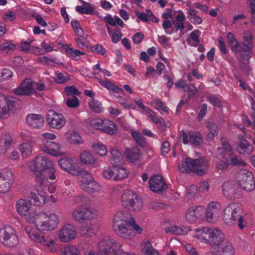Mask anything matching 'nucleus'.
I'll use <instances>...</instances> for the list:
<instances>
[{
	"label": "nucleus",
	"instance_id": "43",
	"mask_svg": "<svg viewBox=\"0 0 255 255\" xmlns=\"http://www.w3.org/2000/svg\"><path fill=\"white\" fill-rule=\"evenodd\" d=\"M18 148L23 158H27L31 155L32 150L30 144L27 142H22L20 144Z\"/></svg>",
	"mask_w": 255,
	"mask_h": 255
},
{
	"label": "nucleus",
	"instance_id": "17",
	"mask_svg": "<svg viewBox=\"0 0 255 255\" xmlns=\"http://www.w3.org/2000/svg\"><path fill=\"white\" fill-rule=\"evenodd\" d=\"M180 134L184 144H187L190 142L194 145L198 146L203 141L202 136L197 131L191 130L187 133L182 130L180 131Z\"/></svg>",
	"mask_w": 255,
	"mask_h": 255
},
{
	"label": "nucleus",
	"instance_id": "29",
	"mask_svg": "<svg viewBox=\"0 0 255 255\" xmlns=\"http://www.w3.org/2000/svg\"><path fill=\"white\" fill-rule=\"evenodd\" d=\"M4 101L6 106L11 111L15 110L21 105V101L18 99L13 96L0 95V101Z\"/></svg>",
	"mask_w": 255,
	"mask_h": 255
},
{
	"label": "nucleus",
	"instance_id": "42",
	"mask_svg": "<svg viewBox=\"0 0 255 255\" xmlns=\"http://www.w3.org/2000/svg\"><path fill=\"white\" fill-rule=\"evenodd\" d=\"M67 138L72 144L82 143V138L80 134L74 131H70L66 134Z\"/></svg>",
	"mask_w": 255,
	"mask_h": 255
},
{
	"label": "nucleus",
	"instance_id": "32",
	"mask_svg": "<svg viewBox=\"0 0 255 255\" xmlns=\"http://www.w3.org/2000/svg\"><path fill=\"white\" fill-rule=\"evenodd\" d=\"M190 230V228L188 226L176 225H171L165 229V232L168 234L176 235H186Z\"/></svg>",
	"mask_w": 255,
	"mask_h": 255
},
{
	"label": "nucleus",
	"instance_id": "44",
	"mask_svg": "<svg viewBox=\"0 0 255 255\" xmlns=\"http://www.w3.org/2000/svg\"><path fill=\"white\" fill-rule=\"evenodd\" d=\"M61 255H81V253L76 246L69 245L62 249Z\"/></svg>",
	"mask_w": 255,
	"mask_h": 255
},
{
	"label": "nucleus",
	"instance_id": "61",
	"mask_svg": "<svg viewBox=\"0 0 255 255\" xmlns=\"http://www.w3.org/2000/svg\"><path fill=\"white\" fill-rule=\"evenodd\" d=\"M146 113L148 115V117L151 120L156 124L161 125L164 122L162 118L156 117L155 113L150 109L148 110Z\"/></svg>",
	"mask_w": 255,
	"mask_h": 255
},
{
	"label": "nucleus",
	"instance_id": "40",
	"mask_svg": "<svg viewBox=\"0 0 255 255\" xmlns=\"http://www.w3.org/2000/svg\"><path fill=\"white\" fill-rule=\"evenodd\" d=\"M14 230L10 226L6 227L0 231V241H7L12 235H15Z\"/></svg>",
	"mask_w": 255,
	"mask_h": 255
},
{
	"label": "nucleus",
	"instance_id": "48",
	"mask_svg": "<svg viewBox=\"0 0 255 255\" xmlns=\"http://www.w3.org/2000/svg\"><path fill=\"white\" fill-rule=\"evenodd\" d=\"M66 52L69 57L76 61L80 60V56L85 54L84 52L71 47L68 48L66 50Z\"/></svg>",
	"mask_w": 255,
	"mask_h": 255
},
{
	"label": "nucleus",
	"instance_id": "49",
	"mask_svg": "<svg viewBox=\"0 0 255 255\" xmlns=\"http://www.w3.org/2000/svg\"><path fill=\"white\" fill-rule=\"evenodd\" d=\"M12 141L11 137H8L5 139H0V154L4 153L11 145Z\"/></svg>",
	"mask_w": 255,
	"mask_h": 255
},
{
	"label": "nucleus",
	"instance_id": "27",
	"mask_svg": "<svg viewBox=\"0 0 255 255\" xmlns=\"http://www.w3.org/2000/svg\"><path fill=\"white\" fill-rule=\"evenodd\" d=\"M29 198L35 205L41 206L44 204L46 199L44 189L34 188L31 191Z\"/></svg>",
	"mask_w": 255,
	"mask_h": 255
},
{
	"label": "nucleus",
	"instance_id": "62",
	"mask_svg": "<svg viewBox=\"0 0 255 255\" xmlns=\"http://www.w3.org/2000/svg\"><path fill=\"white\" fill-rule=\"evenodd\" d=\"M70 79L69 76L67 74H63L61 72L55 73V82L58 84H63Z\"/></svg>",
	"mask_w": 255,
	"mask_h": 255
},
{
	"label": "nucleus",
	"instance_id": "20",
	"mask_svg": "<svg viewBox=\"0 0 255 255\" xmlns=\"http://www.w3.org/2000/svg\"><path fill=\"white\" fill-rule=\"evenodd\" d=\"M125 155L128 161L138 166L141 164L142 154L137 146L126 148Z\"/></svg>",
	"mask_w": 255,
	"mask_h": 255
},
{
	"label": "nucleus",
	"instance_id": "58",
	"mask_svg": "<svg viewBox=\"0 0 255 255\" xmlns=\"http://www.w3.org/2000/svg\"><path fill=\"white\" fill-rule=\"evenodd\" d=\"M105 119L95 118L90 121V125L94 128L98 129L102 131Z\"/></svg>",
	"mask_w": 255,
	"mask_h": 255
},
{
	"label": "nucleus",
	"instance_id": "8",
	"mask_svg": "<svg viewBox=\"0 0 255 255\" xmlns=\"http://www.w3.org/2000/svg\"><path fill=\"white\" fill-rule=\"evenodd\" d=\"M78 177L80 186L85 192L93 193L100 190L99 184L94 180L92 175L85 169L80 171Z\"/></svg>",
	"mask_w": 255,
	"mask_h": 255
},
{
	"label": "nucleus",
	"instance_id": "3",
	"mask_svg": "<svg viewBox=\"0 0 255 255\" xmlns=\"http://www.w3.org/2000/svg\"><path fill=\"white\" fill-rule=\"evenodd\" d=\"M223 220L229 226L237 225L240 230L244 229L248 223L241 206L236 203H230L224 209Z\"/></svg>",
	"mask_w": 255,
	"mask_h": 255
},
{
	"label": "nucleus",
	"instance_id": "64",
	"mask_svg": "<svg viewBox=\"0 0 255 255\" xmlns=\"http://www.w3.org/2000/svg\"><path fill=\"white\" fill-rule=\"evenodd\" d=\"M81 235L86 237H91L93 236L96 231L92 228L89 227H83L81 229Z\"/></svg>",
	"mask_w": 255,
	"mask_h": 255
},
{
	"label": "nucleus",
	"instance_id": "41",
	"mask_svg": "<svg viewBox=\"0 0 255 255\" xmlns=\"http://www.w3.org/2000/svg\"><path fill=\"white\" fill-rule=\"evenodd\" d=\"M116 170H115V176H114V180H119L126 178L128 175V169L126 168L116 165Z\"/></svg>",
	"mask_w": 255,
	"mask_h": 255
},
{
	"label": "nucleus",
	"instance_id": "52",
	"mask_svg": "<svg viewBox=\"0 0 255 255\" xmlns=\"http://www.w3.org/2000/svg\"><path fill=\"white\" fill-rule=\"evenodd\" d=\"M90 108L94 112L100 113L103 111L102 104L98 100L91 99L89 102Z\"/></svg>",
	"mask_w": 255,
	"mask_h": 255
},
{
	"label": "nucleus",
	"instance_id": "30",
	"mask_svg": "<svg viewBox=\"0 0 255 255\" xmlns=\"http://www.w3.org/2000/svg\"><path fill=\"white\" fill-rule=\"evenodd\" d=\"M141 253L142 255H160L158 252L155 249L148 240H144L140 246Z\"/></svg>",
	"mask_w": 255,
	"mask_h": 255
},
{
	"label": "nucleus",
	"instance_id": "16",
	"mask_svg": "<svg viewBox=\"0 0 255 255\" xmlns=\"http://www.w3.org/2000/svg\"><path fill=\"white\" fill-rule=\"evenodd\" d=\"M95 215V210H92L89 207H78L72 213L73 219L79 222L93 219Z\"/></svg>",
	"mask_w": 255,
	"mask_h": 255
},
{
	"label": "nucleus",
	"instance_id": "2",
	"mask_svg": "<svg viewBox=\"0 0 255 255\" xmlns=\"http://www.w3.org/2000/svg\"><path fill=\"white\" fill-rule=\"evenodd\" d=\"M29 167L36 176V182L40 185L46 184L47 180H54L56 178V172L53 162L44 154L36 156L30 163Z\"/></svg>",
	"mask_w": 255,
	"mask_h": 255
},
{
	"label": "nucleus",
	"instance_id": "55",
	"mask_svg": "<svg viewBox=\"0 0 255 255\" xmlns=\"http://www.w3.org/2000/svg\"><path fill=\"white\" fill-rule=\"evenodd\" d=\"M115 170H116L115 165L110 167L102 171V175L106 179H113L114 180V176H116Z\"/></svg>",
	"mask_w": 255,
	"mask_h": 255
},
{
	"label": "nucleus",
	"instance_id": "33",
	"mask_svg": "<svg viewBox=\"0 0 255 255\" xmlns=\"http://www.w3.org/2000/svg\"><path fill=\"white\" fill-rule=\"evenodd\" d=\"M81 162L86 164H92L95 163L96 158L89 150H84L80 155Z\"/></svg>",
	"mask_w": 255,
	"mask_h": 255
},
{
	"label": "nucleus",
	"instance_id": "38",
	"mask_svg": "<svg viewBox=\"0 0 255 255\" xmlns=\"http://www.w3.org/2000/svg\"><path fill=\"white\" fill-rule=\"evenodd\" d=\"M179 14L175 16L176 21H173L176 30L182 31L184 29V21L186 17L184 13L181 10L178 11Z\"/></svg>",
	"mask_w": 255,
	"mask_h": 255
},
{
	"label": "nucleus",
	"instance_id": "51",
	"mask_svg": "<svg viewBox=\"0 0 255 255\" xmlns=\"http://www.w3.org/2000/svg\"><path fill=\"white\" fill-rule=\"evenodd\" d=\"M15 48V45L11 41H6L0 44V52L2 54H7Z\"/></svg>",
	"mask_w": 255,
	"mask_h": 255
},
{
	"label": "nucleus",
	"instance_id": "26",
	"mask_svg": "<svg viewBox=\"0 0 255 255\" xmlns=\"http://www.w3.org/2000/svg\"><path fill=\"white\" fill-rule=\"evenodd\" d=\"M40 149L45 153L53 156L60 155V145L54 141H42L40 145Z\"/></svg>",
	"mask_w": 255,
	"mask_h": 255
},
{
	"label": "nucleus",
	"instance_id": "45",
	"mask_svg": "<svg viewBox=\"0 0 255 255\" xmlns=\"http://www.w3.org/2000/svg\"><path fill=\"white\" fill-rule=\"evenodd\" d=\"M130 134L133 138L134 139L135 141L139 146L141 147H144L146 145V142L145 141V138L140 134L139 132L132 129L130 130Z\"/></svg>",
	"mask_w": 255,
	"mask_h": 255
},
{
	"label": "nucleus",
	"instance_id": "63",
	"mask_svg": "<svg viewBox=\"0 0 255 255\" xmlns=\"http://www.w3.org/2000/svg\"><path fill=\"white\" fill-rule=\"evenodd\" d=\"M185 218L188 222L190 223H194L197 221L193 208H190L187 210L185 214Z\"/></svg>",
	"mask_w": 255,
	"mask_h": 255
},
{
	"label": "nucleus",
	"instance_id": "5",
	"mask_svg": "<svg viewBox=\"0 0 255 255\" xmlns=\"http://www.w3.org/2000/svg\"><path fill=\"white\" fill-rule=\"evenodd\" d=\"M195 237L200 240L209 244L214 248L220 244L224 240V235L219 229L203 227L195 229Z\"/></svg>",
	"mask_w": 255,
	"mask_h": 255
},
{
	"label": "nucleus",
	"instance_id": "60",
	"mask_svg": "<svg viewBox=\"0 0 255 255\" xmlns=\"http://www.w3.org/2000/svg\"><path fill=\"white\" fill-rule=\"evenodd\" d=\"M66 105L69 108L74 109L79 107L80 101L77 97L73 96L66 100Z\"/></svg>",
	"mask_w": 255,
	"mask_h": 255
},
{
	"label": "nucleus",
	"instance_id": "21",
	"mask_svg": "<svg viewBox=\"0 0 255 255\" xmlns=\"http://www.w3.org/2000/svg\"><path fill=\"white\" fill-rule=\"evenodd\" d=\"M59 166L63 170L68 171L70 173L79 176V173L81 170L84 169H77L75 166L74 160L72 158L63 157L58 161Z\"/></svg>",
	"mask_w": 255,
	"mask_h": 255
},
{
	"label": "nucleus",
	"instance_id": "12",
	"mask_svg": "<svg viewBox=\"0 0 255 255\" xmlns=\"http://www.w3.org/2000/svg\"><path fill=\"white\" fill-rule=\"evenodd\" d=\"M31 223H33L35 224L37 230L44 233L54 230L47 219V216L45 213L37 212L33 217V220L31 221Z\"/></svg>",
	"mask_w": 255,
	"mask_h": 255
},
{
	"label": "nucleus",
	"instance_id": "46",
	"mask_svg": "<svg viewBox=\"0 0 255 255\" xmlns=\"http://www.w3.org/2000/svg\"><path fill=\"white\" fill-rule=\"evenodd\" d=\"M206 128L208 129L209 133L207 138L209 139H213L218 134V127L213 122H208L206 125Z\"/></svg>",
	"mask_w": 255,
	"mask_h": 255
},
{
	"label": "nucleus",
	"instance_id": "13",
	"mask_svg": "<svg viewBox=\"0 0 255 255\" xmlns=\"http://www.w3.org/2000/svg\"><path fill=\"white\" fill-rule=\"evenodd\" d=\"M119 247V243L114 239H104L100 241L97 249L99 253L104 255H112L116 249Z\"/></svg>",
	"mask_w": 255,
	"mask_h": 255
},
{
	"label": "nucleus",
	"instance_id": "23",
	"mask_svg": "<svg viewBox=\"0 0 255 255\" xmlns=\"http://www.w3.org/2000/svg\"><path fill=\"white\" fill-rule=\"evenodd\" d=\"M35 92L33 83L29 81H23L19 86L13 90V93L17 96H30Z\"/></svg>",
	"mask_w": 255,
	"mask_h": 255
},
{
	"label": "nucleus",
	"instance_id": "4",
	"mask_svg": "<svg viewBox=\"0 0 255 255\" xmlns=\"http://www.w3.org/2000/svg\"><path fill=\"white\" fill-rule=\"evenodd\" d=\"M254 39V37L251 31H246L243 33V42L240 43L241 47L239 51L240 54L239 62L240 67L247 71L249 69V63L253 55Z\"/></svg>",
	"mask_w": 255,
	"mask_h": 255
},
{
	"label": "nucleus",
	"instance_id": "10",
	"mask_svg": "<svg viewBox=\"0 0 255 255\" xmlns=\"http://www.w3.org/2000/svg\"><path fill=\"white\" fill-rule=\"evenodd\" d=\"M238 185L244 190L250 192L255 188V181L253 173L247 170H240L236 175Z\"/></svg>",
	"mask_w": 255,
	"mask_h": 255
},
{
	"label": "nucleus",
	"instance_id": "7",
	"mask_svg": "<svg viewBox=\"0 0 255 255\" xmlns=\"http://www.w3.org/2000/svg\"><path fill=\"white\" fill-rule=\"evenodd\" d=\"M121 202L122 205L131 211L138 212L143 207V202L140 197L130 190L125 191Z\"/></svg>",
	"mask_w": 255,
	"mask_h": 255
},
{
	"label": "nucleus",
	"instance_id": "56",
	"mask_svg": "<svg viewBox=\"0 0 255 255\" xmlns=\"http://www.w3.org/2000/svg\"><path fill=\"white\" fill-rule=\"evenodd\" d=\"M222 145L223 148L220 149L219 148L218 150L220 151L221 150V153L224 154L225 155H228L229 156L232 155L233 154V149L231 146L227 141H222Z\"/></svg>",
	"mask_w": 255,
	"mask_h": 255
},
{
	"label": "nucleus",
	"instance_id": "53",
	"mask_svg": "<svg viewBox=\"0 0 255 255\" xmlns=\"http://www.w3.org/2000/svg\"><path fill=\"white\" fill-rule=\"evenodd\" d=\"M230 163L233 166H246L247 164L245 161L242 160V158L238 155H234L233 154L232 155L230 156Z\"/></svg>",
	"mask_w": 255,
	"mask_h": 255
},
{
	"label": "nucleus",
	"instance_id": "37",
	"mask_svg": "<svg viewBox=\"0 0 255 255\" xmlns=\"http://www.w3.org/2000/svg\"><path fill=\"white\" fill-rule=\"evenodd\" d=\"M198 12V10L194 8L187 9V17L194 24H200L203 21L202 18L197 14Z\"/></svg>",
	"mask_w": 255,
	"mask_h": 255
},
{
	"label": "nucleus",
	"instance_id": "54",
	"mask_svg": "<svg viewBox=\"0 0 255 255\" xmlns=\"http://www.w3.org/2000/svg\"><path fill=\"white\" fill-rule=\"evenodd\" d=\"M93 147L97 153L101 156H104L107 153L106 146L101 143L96 142L93 144Z\"/></svg>",
	"mask_w": 255,
	"mask_h": 255
},
{
	"label": "nucleus",
	"instance_id": "47",
	"mask_svg": "<svg viewBox=\"0 0 255 255\" xmlns=\"http://www.w3.org/2000/svg\"><path fill=\"white\" fill-rule=\"evenodd\" d=\"M73 202L78 207H88L89 200L87 197L82 195L75 197L73 199Z\"/></svg>",
	"mask_w": 255,
	"mask_h": 255
},
{
	"label": "nucleus",
	"instance_id": "25",
	"mask_svg": "<svg viewBox=\"0 0 255 255\" xmlns=\"http://www.w3.org/2000/svg\"><path fill=\"white\" fill-rule=\"evenodd\" d=\"M212 255H235V249L232 244L229 242H222L219 245L214 248L211 251Z\"/></svg>",
	"mask_w": 255,
	"mask_h": 255
},
{
	"label": "nucleus",
	"instance_id": "9",
	"mask_svg": "<svg viewBox=\"0 0 255 255\" xmlns=\"http://www.w3.org/2000/svg\"><path fill=\"white\" fill-rule=\"evenodd\" d=\"M15 209L17 213L29 223L33 220V217L37 213L32 207L30 201L23 199H20L16 202Z\"/></svg>",
	"mask_w": 255,
	"mask_h": 255
},
{
	"label": "nucleus",
	"instance_id": "11",
	"mask_svg": "<svg viewBox=\"0 0 255 255\" xmlns=\"http://www.w3.org/2000/svg\"><path fill=\"white\" fill-rule=\"evenodd\" d=\"M46 122L52 128L60 129L66 124L63 115L53 110H49L46 114Z\"/></svg>",
	"mask_w": 255,
	"mask_h": 255
},
{
	"label": "nucleus",
	"instance_id": "22",
	"mask_svg": "<svg viewBox=\"0 0 255 255\" xmlns=\"http://www.w3.org/2000/svg\"><path fill=\"white\" fill-rule=\"evenodd\" d=\"M221 210V206L218 202H210L205 210V220L208 222H212L214 217L219 215Z\"/></svg>",
	"mask_w": 255,
	"mask_h": 255
},
{
	"label": "nucleus",
	"instance_id": "24",
	"mask_svg": "<svg viewBox=\"0 0 255 255\" xmlns=\"http://www.w3.org/2000/svg\"><path fill=\"white\" fill-rule=\"evenodd\" d=\"M12 172L7 170L0 173V192H7L10 189L12 184Z\"/></svg>",
	"mask_w": 255,
	"mask_h": 255
},
{
	"label": "nucleus",
	"instance_id": "15",
	"mask_svg": "<svg viewBox=\"0 0 255 255\" xmlns=\"http://www.w3.org/2000/svg\"><path fill=\"white\" fill-rule=\"evenodd\" d=\"M27 233L32 241L46 246L48 252L53 253L56 251L54 247L55 242L53 240L48 239L44 236H41L38 232L33 230L27 231Z\"/></svg>",
	"mask_w": 255,
	"mask_h": 255
},
{
	"label": "nucleus",
	"instance_id": "59",
	"mask_svg": "<svg viewBox=\"0 0 255 255\" xmlns=\"http://www.w3.org/2000/svg\"><path fill=\"white\" fill-rule=\"evenodd\" d=\"M193 211L195 212L196 217L198 220H202L205 219V210L202 206H197L196 208H193Z\"/></svg>",
	"mask_w": 255,
	"mask_h": 255
},
{
	"label": "nucleus",
	"instance_id": "39",
	"mask_svg": "<svg viewBox=\"0 0 255 255\" xmlns=\"http://www.w3.org/2000/svg\"><path fill=\"white\" fill-rule=\"evenodd\" d=\"M110 161L111 163L118 164L122 163L124 161L122 153L118 149L112 148L110 151Z\"/></svg>",
	"mask_w": 255,
	"mask_h": 255
},
{
	"label": "nucleus",
	"instance_id": "19",
	"mask_svg": "<svg viewBox=\"0 0 255 255\" xmlns=\"http://www.w3.org/2000/svg\"><path fill=\"white\" fill-rule=\"evenodd\" d=\"M77 235L75 226L67 224L62 227L58 232L60 240L63 242H68L74 239Z\"/></svg>",
	"mask_w": 255,
	"mask_h": 255
},
{
	"label": "nucleus",
	"instance_id": "1",
	"mask_svg": "<svg viewBox=\"0 0 255 255\" xmlns=\"http://www.w3.org/2000/svg\"><path fill=\"white\" fill-rule=\"evenodd\" d=\"M113 229L116 235L127 239L135 236L133 230L139 234L143 231L128 211H119L115 214L113 219Z\"/></svg>",
	"mask_w": 255,
	"mask_h": 255
},
{
	"label": "nucleus",
	"instance_id": "31",
	"mask_svg": "<svg viewBox=\"0 0 255 255\" xmlns=\"http://www.w3.org/2000/svg\"><path fill=\"white\" fill-rule=\"evenodd\" d=\"M238 152L243 155H250L254 151L253 145L245 138L241 139L237 146Z\"/></svg>",
	"mask_w": 255,
	"mask_h": 255
},
{
	"label": "nucleus",
	"instance_id": "57",
	"mask_svg": "<svg viewBox=\"0 0 255 255\" xmlns=\"http://www.w3.org/2000/svg\"><path fill=\"white\" fill-rule=\"evenodd\" d=\"M64 93L65 95L67 96H77L80 95L81 92L75 87L73 86H67L65 87Z\"/></svg>",
	"mask_w": 255,
	"mask_h": 255
},
{
	"label": "nucleus",
	"instance_id": "36",
	"mask_svg": "<svg viewBox=\"0 0 255 255\" xmlns=\"http://www.w3.org/2000/svg\"><path fill=\"white\" fill-rule=\"evenodd\" d=\"M117 131V127L113 121L105 119L102 131L112 135Z\"/></svg>",
	"mask_w": 255,
	"mask_h": 255
},
{
	"label": "nucleus",
	"instance_id": "14",
	"mask_svg": "<svg viewBox=\"0 0 255 255\" xmlns=\"http://www.w3.org/2000/svg\"><path fill=\"white\" fill-rule=\"evenodd\" d=\"M27 233L32 241L46 246L48 252L53 253L56 251L54 247L55 242L53 240L48 239L44 236H41L38 232L33 230L27 231Z\"/></svg>",
	"mask_w": 255,
	"mask_h": 255
},
{
	"label": "nucleus",
	"instance_id": "35",
	"mask_svg": "<svg viewBox=\"0 0 255 255\" xmlns=\"http://www.w3.org/2000/svg\"><path fill=\"white\" fill-rule=\"evenodd\" d=\"M227 39L232 50L235 52L239 53L241 44L236 39L234 34L231 32H228L227 33Z\"/></svg>",
	"mask_w": 255,
	"mask_h": 255
},
{
	"label": "nucleus",
	"instance_id": "50",
	"mask_svg": "<svg viewBox=\"0 0 255 255\" xmlns=\"http://www.w3.org/2000/svg\"><path fill=\"white\" fill-rule=\"evenodd\" d=\"M46 214L47 216V219L50 225L53 229L55 230L57 227L60 222L59 216L56 214L53 213H48Z\"/></svg>",
	"mask_w": 255,
	"mask_h": 255
},
{
	"label": "nucleus",
	"instance_id": "6",
	"mask_svg": "<svg viewBox=\"0 0 255 255\" xmlns=\"http://www.w3.org/2000/svg\"><path fill=\"white\" fill-rule=\"evenodd\" d=\"M209 161L205 158L193 159L187 157L185 160L178 165L181 172L188 173L190 171L198 175L205 174L208 169Z\"/></svg>",
	"mask_w": 255,
	"mask_h": 255
},
{
	"label": "nucleus",
	"instance_id": "18",
	"mask_svg": "<svg viewBox=\"0 0 255 255\" xmlns=\"http://www.w3.org/2000/svg\"><path fill=\"white\" fill-rule=\"evenodd\" d=\"M148 183L149 189L156 193H161L167 188L164 179L159 175L152 176L149 178Z\"/></svg>",
	"mask_w": 255,
	"mask_h": 255
},
{
	"label": "nucleus",
	"instance_id": "28",
	"mask_svg": "<svg viewBox=\"0 0 255 255\" xmlns=\"http://www.w3.org/2000/svg\"><path fill=\"white\" fill-rule=\"evenodd\" d=\"M26 121L31 127L38 128L43 126L44 118L40 114H31L26 116Z\"/></svg>",
	"mask_w": 255,
	"mask_h": 255
},
{
	"label": "nucleus",
	"instance_id": "34",
	"mask_svg": "<svg viewBox=\"0 0 255 255\" xmlns=\"http://www.w3.org/2000/svg\"><path fill=\"white\" fill-rule=\"evenodd\" d=\"M99 83L108 90L112 91L113 92L118 93H124V91L116 86L112 81L107 80L100 79L99 81Z\"/></svg>",
	"mask_w": 255,
	"mask_h": 255
}]
</instances>
